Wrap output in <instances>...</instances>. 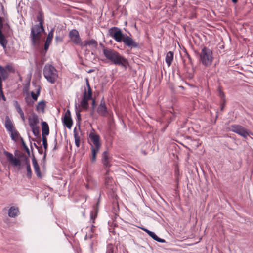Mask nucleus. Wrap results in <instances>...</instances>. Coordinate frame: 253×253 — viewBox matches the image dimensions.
Returning <instances> with one entry per match:
<instances>
[{
    "mask_svg": "<svg viewBox=\"0 0 253 253\" xmlns=\"http://www.w3.org/2000/svg\"><path fill=\"white\" fill-rule=\"evenodd\" d=\"M39 138V140L37 141V143L38 144H40L41 143V138H40L39 137H38Z\"/></svg>",
    "mask_w": 253,
    "mask_h": 253,
    "instance_id": "55",
    "label": "nucleus"
},
{
    "mask_svg": "<svg viewBox=\"0 0 253 253\" xmlns=\"http://www.w3.org/2000/svg\"><path fill=\"white\" fill-rule=\"evenodd\" d=\"M1 9H2V10H3V9H4V7H3V6L1 4Z\"/></svg>",
    "mask_w": 253,
    "mask_h": 253,
    "instance_id": "60",
    "label": "nucleus"
},
{
    "mask_svg": "<svg viewBox=\"0 0 253 253\" xmlns=\"http://www.w3.org/2000/svg\"><path fill=\"white\" fill-rule=\"evenodd\" d=\"M8 41L5 38L2 31H0V44L3 47L4 50H6Z\"/></svg>",
    "mask_w": 253,
    "mask_h": 253,
    "instance_id": "25",
    "label": "nucleus"
},
{
    "mask_svg": "<svg viewBox=\"0 0 253 253\" xmlns=\"http://www.w3.org/2000/svg\"><path fill=\"white\" fill-rule=\"evenodd\" d=\"M19 212L18 208L12 206L8 210V214L10 217L14 218L18 215Z\"/></svg>",
    "mask_w": 253,
    "mask_h": 253,
    "instance_id": "22",
    "label": "nucleus"
},
{
    "mask_svg": "<svg viewBox=\"0 0 253 253\" xmlns=\"http://www.w3.org/2000/svg\"><path fill=\"white\" fill-rule=\"evenodd\" d=\"M20 141H21V144H22L23 148L25 149V150L27 152V154L29 156H30V150H29L28 147L27 146L25 142H24V139L21 137H20Z\"/></svg>",
    "mask_w": 253,
    "mask_h": 253,
    "instance_id": "34",
    "label": "nucleus"
},
{
    "mask_svg": "<svg viewBox=\"0 0 253 253\" xmlns=\"http://www.w3.org/2000/svg\"><path fill=\"white\" fill-rule=\"evenodd\" d=\"M38 149V152L40 154H42V153H43V150H42V147H40L39 148L37 149Z\"/></svg>",
    "mask_w": 253,
    "mask_h": 253,
    "instance_id": "46",
    "label": "nucleus"
},
{
    "mask_svg": "<svg viewBox=\"0 0 253 253\" xmlns=\"http://www.w3.org/2000/svg\"><path fill=\"white\" fill-rule=\"evenodd\" d=\"M54 145H57V140L56 137H55V138L54 139Z\"/></svg>",
    "mask_w": 253,
    "mask_h": 253,
    "instance_id": "52",
    "label": "nucleus"
},
{
    "mask_svg": "<svg viewBox=\"0 0 253 253\" xmlns=\"http://www.w3.org/2000/svg\"><path fill=\"white\" fill-rule=\"evenodd\" d=\"M3 29V31L8 30L10 29V26L8 23H5L3 25V27L2 28Z\"/></svg>",
    "mask_w": 253,
    "mask_h": 253,
    "instance_id": "42",
    "label": "nucleus"
},
{
    "mask_svg": "<svg viewBox=\"0 0 253 253\" xmlns=\"http://www.w3.org/2000/svg\"><path fill=\"white\" fill-rule=\"evenodd\" d=\"M109 154L107 151L103 152L102 154V163L106 168H109L111 166L110 163Z\"/></svg>",
    "mask_w": 253,
    "mask_h": 253,
    "instance_id": "16",
    "label": "nucleus"
},
{
    "mask_svg": "<svg viewBox=\"0 0 253 253\" xmlns=\"http://www.w3.org/2000/svg\"><path fill=\"white\" fill-rule=\"evenodd\" d=\"M37 20L39 24L33 26L31 29L30 38L31 44L33 46H36L39 45L42 37L41 33L45 32L43 23L44 15L42 11H40L37 16Z\"/></svg>",
    "mask_w": 253,
    "mask_h": 253,
    "instance_id": "1",
    "label": "nucleus"
},
{
    "mask_svg": "<svg viewBox=\"0 0 253 253\" xmlns=\"http://www.w3.org/2000/svg\"><path fill=\"white\" fill-rule=\"evenodd\" d=\"M106 253H114L112 244H109L107 246Z\"/></svg>",
    "mask_w": 253,
    "mask_h": 253,
    "instance_id": "38",
    "label": "nucleus"
},
{
    "mask_svg": "<svg viewBox=\"0 0 253 253\" xmlns=\"http://www.w3.org/2000/svg\"><path fill=\"white\" fill-rule=\"evenodd\" d=\"M45 106V103L44 101H41L38 103L37 106V110L43 111Z\"/></svg>",
    "mask_w": 253,
    "mask_h": 253,
    "instance_id": "33",
    "label": "nucleus"
},
{
    "mask_svg": "<svg viewBox=\"0 0 253 253\" xmlns=\"http://www.w3.org/2000/svg\"><path fill=\"white\" fill-rule=\"evenodd\" d=\"M173 59V52L172 51L168 52L165 57V61L168 67H169Z\"/></svg>",
    "mask_w": 253,
    "mask_h": 253,
    "instance_id": "26",
    "label": "nucleus"
},
{
    "mask_svg": "<svg viewBox=\"0 0 253 253\" xmlns=\"http://www.w3.org/2000/svg\"><path fill=\"white\" fill-rule=\"evenodd\" d=\"M97 112L101 116L105 117L107 115L108 111L103 98L101 100L100 104L97 108Z\"/></svg>",
    "mask_w": 253,
    "mask_h": 253,
    "instance_id": "13",
    "label": "nucleus"
},
{
    "mask_svg": "<svg viewBox=\"0 0 253 253\" xmlns=\"http://www.w3.org/2000/svg\"><path fill=\"white\" fill-rule=\"evenodd\" d=\"M32 161V163H33L35 172L36 173V174L38 177H41V173L40 169V167L38 164V162L35 157V156L34 155H33Z\"/></svg>",
    "mask_w": 253,
    "mask_h": 253,
    "instance_id": "19",
    "label": "nucleus"
},
{
    "mask_svg": "<svg viewBox=\"0 0 253 253\" xmlns=\"http://www.w3.org/2000/svg\"><path fill=\"white\" fill-rule=\"evenodd\" d=\"M232 1L234 3H236L238 1V0H232Z\"/></svg>",
    "mask_w": 253,
    "mask_h": 253,
    "instance_id": "54",
    "label": "nucleus"
},
{
    "mask_svg": "<svg viewBox=\"0 0 253 253\" xmlns=\"http://www.w3.org/2000/svg\"><path fill=\"white\" fill-rule=\"evenodd\" d=\"M5 127L9 132L15 129L13 123L8 116L5 117Z\"/></svg>",
    "mask_w": 253,
    "mask_h": 253,
    "instance_id": "20",
    "label": "nucleus"
},
{
    "mask_svg": "<svg viewBox=\"0 0 253 253\" xmlns=\"http://www.w3.org/2000/svg\"><path fill=\"white\" fill-rule=\"evenodd\" d=\"M73 133L75 145L77 147H79L80 146V138L76 131V127H75Z\"/></svg>",
    "mask_w": 253,
    "mask_h": 253,
    "instance_id": "28",
    "label": "nucleus"
},
{
    "mask_svg": "<svg viewBox=\"0 0 253 253\" xmlns=\"http://www.w3.org/2000/svg\"><path fill=\"white\" fill-rule=\"evenodd\" d=\"M88 98L92 99V90L91 88L87 89V92H86V96Z\"/></svg>",
    "mask_w": 253,
    "mask_h": 253,
    "instance_id": "39",
    "label": "nucleus"
},
{
    "mask_svg": "<svg viewBox=\"0 0 253 253\" xmlns=\"http://www.w3.org/2000/svg\"><path fill=\"white\" fill-rule=\"evenodd\" d=\"M104 56L111 64L126 69L128 60L117 51L106 47L102 49Z\"/></svg>",
    "mask_w": 253,
    "mask_h": 253,
    "instance_id": "3",
    "label": "nucleus"
},
{
    "mask_svg": "<svg viewBox=\"0 0 253 253\" xmlns=\"http://www.w3.org/2000/svg\"><path fill=\"white\" fill-rule=\"evenodd\" d=\"M42 145L45 151H47L48 147L47 139L46 136H42Z\"/></svg>",
    "mask_w": 253,
    "mask_h": 253,
    "instance_id": "35",
    "label": "nucleus"
},
{
    "mask_svg": "<svg viewBox=\"0 0 253 253\" xmlns=\"http://www.w3.org/2000/svg\"><path fill=\"white\" fill-rule=\"evenodd\" d=\"M55 40L57 41V42H62L63 41V38L62 37H61V36H58V35H56L55 36Z\"/></svg>",
    "mask_w": 253,
    "mask_h": 253,
    "instance_id": "43",
    "label": "nucleus"
},
{
    "mask_svg": "<svg viewBox=\"0 0 253 253\" xmlns=\"http://www.w3.org/2000/svg\"><path fill=\"white\" fill-rule=\"evenodd\" d=\"M86 86L88 88H91L90 86L89 85V81L87 78L86 79Z\"/></svg>",
    "mask_w": 253,
    "mask_h": 253,
    "instance_id": "47",
    "label": "nucleus"
},
{
    "mask_svg": "<svg viewBox=\"0 0 253 253\" xmlns=\"http://www.w3.org/2000/svg\"><path fill=\"white\" fill-rule=\"evenodd\" d=\"M29 125L35 136L40 138L39 118L37 114L32 112L28 118Z\"/></svg>",
    "mask_w": 253,
    "mask_h": 253,
    "instance_id": "6",
    "label": "nucleus"
},
{
    "mask_svg": "<svg viewBox=\"0 0 253 253\" xmlns=\"http://www.w3.org/2000/svg\"><path fill=\"white\" fill-rule=\"evenodd\" d=\"M81 110H77L76 112V115L77 116V122L76 125L78 126L79 129H80L81 121L82 120L81 115L80 114Z\"/></svg>",
    "mask_w": 253,
    "mask_h": 253,
    "instance_id": "32",
    "label": "nucleus"
},
{
    "mask_svg": "<svg viewBox=\"0 0 253 253\" xmlns=\"http://www.w3.org/2000/svg\"><path fill=\"white\" fill-rule=\"evenodd\" d=\"M91 100H92V106L93 109H94L95 107V101L94 99H92Z\"/></svg>",
    "mask_w": 253,
    "mask_h": 253,
    "instance_id": "48",
    "label": "nucleus"
},
{
    "mask_svg": "<svg viewBox=\"0 0 253 253\" xmlns=\"http://www.w3.org/2000/svg\"><path fill=\"white\" fill-rule=\"evenodd\" d=\"M225 105V104H224L223 102H221V110H222L223 109Z\"/></svg>",
    "mask_w": 253,
    "mask_h": 253,
    "instance_id": "49",
    "label": "nucleus"
},
{
    "mask_svg": "<svg viewBox=\"0 0 253 253\" xmlns=\"http://www.w3.org/2000/svg\"><path fill=\"white\" fill-rule=\"evenodd\" d=\"M196 53L198 56L199 62L203 65L206 67L211 65L214 59L211 50L204 46L202 48L200 52H196Z\"/></svg>",
    "mask_w": 253,
    "mask_h": 253,
    "instance_id": "4",
    "label": "nucleus"
},
{
    "mask_svg": "<svg viewBox=\"0 0 253 253\" xmlns=\"http://www.w3.org/2000/svg\"><path fill=\"white\" fill-rule=\"evenodd\" d=\"M20 117L23 122H25V117L24 115V112L22 113V114H19Z\"/></svg>",
    "mask_w": 253,
    "mask_h": 253,
    "instance_id": "45",
    "label": "nucleus"
},
{
    "mask_svg": "<svg viewBox=\"0 0 253 253\" xmlns=\"http://www.w3.org/2000/svg\"><path fill=\"white\" fill-rule=\"evenodd\" d=\"M90 237V238L93 237V235H90V237Z\"/></svg>",
    "mask_w": 253,
    "mask_h": 253,
    "instance_id": "61",
    "label": "nucleus"
},
{
    "mask_svg": "<svg viewBox=\"0 0 253 253\" xmlns=\"http://www.w3.org/2000/svg\"><path fill=\"white\" fill-rule=\"evenodd\" d=\"M97 212H98V210L96 208H94L93 210H92L90 212V221L92 223H94V220L97 215Z\"/></svg>",
    "mask_w": 253,
    "mask_h": 253,
    "instance_id": "30",
    "label": "nucleus"
},
{
    "mask_svg": "<svg viewBox=\"0 0 253 253\" xmlns=\"http://www.w3.org/2000/svg\"><path fill=\"white\" fill-rule=\"evenodd\" d=\"M34 146H35L37 149H38V148H39L40 147H39V146H38V145H37L35 143H34Z\"/></svg>",
    "mask_w": 253,
    "mask_h": 253,
    "instance_id": "53",
    "label": "nucleus"
},
{
    "mask_svg": "<svg viewBox=\"0 0 253 253\" xmlns=\"http://www.w3.org/2000/svg\"><path fill=\"white\" fill-rule=\"evenodd\" d=\"M141 229L146 232L151 237H158L154 232L144 228Z\"/></svg>",
    "mask_w": 253,
    "mask_h": 253,
    "instance_id": "37",
    "label": "nucleus"
},
{
    "mask_svg": "<svg viewBox=\"0 0 253 253\" xmlns=\"http://www.w3.org/2000/svg\"><path fill=\"white\" fill-rule=\"evenodd\" d=\"M180 87H181V88H183V87L182 86H180Z\"/></svg>",
    "mask_w": 253,
    "mask_h": 253,
    "instance_id": "62",
    "label": "nucleus"
},
{
    "mask_svg": "<svg viewBox=\"0 0 253 253\" xmlns=\"http://www.w3.org/2000/svg\"><path fill=\"white\" fill-rule=\"evenodd\" d=\"M231 130L246 138L251 133V132L242 126L233 125L231 126Z\"/></svg>",
    "mask_w": 253,
    "mask_h": 253,
    "instance_id": "8",
    "label": "nucleus"
},
{
    "mask_svg": "<svg viewBox=\"0 0 253 253\" xmlns=\"http://www.w3.org/2000/svg\"><path fill=\"white\" fill-rule=\"evenodd\" d=\"M114 182L113 178L109 175V170H107L105 173V185L106 187H109L111 186Z\"/></svg>",
    "mask_w": 253,
    "mask_h": 253,
    "instance_id": "24",
    "label": "nucleus"
},
{
    "mask_svg": "<svg viewBox=\"0 0 253 253\" xmlns=\"http://www.w3.org/2000/svg\"><path fill=\"white\" fill-rule=\"evenodd\" d=\"M63 124L69 129H71L72 126L73 121L71 118L70 111L69 109H68L66 111V112L64 115V119H63Z\"/></svg>",
    "mask_w": 253,
    "mask_h": 253,
    "instance_id": "14",
    "label": "nucleus"
},
{
    "mask_svg": "<svg viewBox=\"0 0 253 253\" xmlns=\"http://www.w3.org/2000/svg\"><path fill=\"white\" fill-rule=\"evenodd\" d=\"M1 97L2 100L3 101L6 100V98L3 94V90H2V85L0 86V97Z\"/></svg>",
    "mask_w": 253,
    "mask_h": 253,
    "instance_id": "40",
    "label": "nucleus"
},
{
    "mask_svg": "<svg viewBox=\"0 0 253 253\" xmlns=\"http://www.w3.org/2000/svg\"><path fill=\"white\" fill-rule=\"evenodd\" d=\"M43 75L47 81L51 84H54L58 77L57 70L51 64H46L43 68Z\"/></svg>",
    "mask_w": 253,
    "mask_h": 253,
    "instance_id": "5",
    "label": "nucleus"
},
{
    "mask_svg": "<svg viewBox=\"0 0 253 253\" xmlns=\"http://www.w3.org/2000/svg\"><path fill=\"white\" fill-rule=\"evenodd\" d=\"M46 152L47 151H44V155H43V159H45L46 158V155H47Z\"/></svg>",
    "mask_w": 253,
    "mask_h": 253,
    "instance_id": "51",
    "label": "nucleus"
},
{
    "mask_svg": "<svg viewBox=\"0 0 253 253\" xmlns=\"http://www.w3.org/2000/svg\"><path fill=\"white\" fill-rule=\"evenodd\" d=\"M218 95L221 99V102H223V104L226 103L225 95L223 91L221 89L220 87H218Z\"/></svg>",
    "mask_w": 253,
    "mask_h": 253,
    "instance_id": "31",
    "label": "nucleus"
},
{
    "mask_svg": "<svg viewBox=\"0 0 253 253\" xmlns=\"http://www.w3.org/2000/svg\"><path fill=\"white\" fill-rule=\"evenodd\" d=\"M90 148L91 151L90 160L92 163H94L96 160V155L98 153L100 148H93L92 146H91Z\"/></svg>",
    "mask_w": 253,
    "mask_h": 253,
    "instance_id": "27",
    "label": "nucleus"
},
{
    "mask_svg": "<svg viewBox=\"0 0 253 253\" xmlns=\"http://www.w3.org/2000/svg\"><path fill=\"white\" fill-rule=\"evenodd\" d=\"M57 149H58L57 145H54V147L53 148V150L54 151V150H56Z\"/></svg>",
    "mask_w": 253,
    "mask_h": 253,
    "instance_id": "50",
    "label": "nucleus"
},
{
    "mask_svg": "<svg viewBox=\"0 0 253 253\" xmlns=\"http://www.w3.org/2000/svg\"><path fill=\"white\" fill-rule=\"evenodd\" d=\"M14 104L16 110L19 114H22V113L24 112L17 101H15Z\"/></svg>",
    "mask_w": 253,
    "mask_h": 253,
    "instance_id": "36",
    "label": "nucleus"
},
{
    "mask_svg": "<svg viewBox=\"0 0 253 253\" xmlns=\"http://www.w3.org/2000/svg\"><path fill=\"white\" fill-rule=\"evenodd\" d=\"M36 92L35 93L33 91L31 92V95L34 101H31L30 98H26V102L29 106H32L34 101L37 100L38 97L40 95L41 87L40 85H36Z\"/></svg>",
    "mask_w": 253,
    "mask_h": 253,
    "instance_id": "12",
    "label": "nucleus"
},
{
    "mask_svg": "<svg viewBox=\"0 0 253 253\" xmlns=\"http://www.w3.org/2000/svg\"><path fill=\"white\" fill-rule=\"evenodd\" d=\"M87 46H89L96 49L98 46L97 42L94 39H91L85 40L81 44V46L82 47H85Z\"/></svg>",
    "mask_w": 253,
    "mask_h": 253,
    "instance_id": "17",
    "label": "nucleus"
},
{
    "mask_svg": "<svg viewBox=\"0 0 253 253\" xmlns=\"http://www.w3.org/2000/svg\"><path fill=\"white\" fill-rule=\"evenodd\" d=\"M69 37L70 40L75 44L80 45L82 43L78 31L76 29H72L69 33Z\"/></svg>",
    "mask_w": 253,
    "mask_h": 253,
    "instance_id": "9",
    "label": "nucleus"
},
{
    "mask_svg": "<svg viewBox=\"0 0 253 253\" xmlns=\"http://www.w3.org/2000/svg\"><path fill=\"white\" fill-rule=\"evenodd\" d=\"M143 153L144 155H146V154H147V153H146V152H145V151H143Z\"/></svg>",
    "mask_w": 253,
    "mask_h": 253,
    "instance_id": "59",
    "label": "nucleus"
},
{
    "mask_svg": "<svg viewBox=\"0 0 253 253\" xmlns=\"http://www.w3.org/2000/svg\"><path fill=\"white\" fill-rule=\"evenodd\" d=\"M89 138L91 141L90 147L93 146V148H100L101 143L100 140V136L98 134L91 132L89 135Z\"/></svg>",
    "mask_w": 253,
    "mask_h": 253,
    "instance_id": "10",
    "label": "nucleus"
},
{
    "mask_svg": "<svg viewBox=\"0 0 253 253\" xmlns=\"http://www.w3.org/2000/svg\"><path fill=\"white\" fill-rule=\"evenodd\" d=\"M187 56H188V58L189 59V60H191V58L190 57V56H189V55H187Z\"/></svg>",
    "mask_w": 253,
    "mask_h": 253,
    "instance_id": "57",
    "label": "nucleus"
},
{
    "mask_svg": "<svg viewBox=\"0 0 253 253\" xmlns=\"http://www.w3.org/2000/svg\"><path fill=\"white\" fill-rule=\"evenodd\" d=\"M100 46L102 47H103V48L104 47H104V45H103L102 43H100Z\"/></svg>",
    "mask_w": 253,
    "mask_h": 253,
    "instance_id": "58",
    "label": "nucleus"
},
{
    "mask_svg": "<svg viewBox=\"0 0 253 253\" xmlns=\"http://www.w3.org/2000/svg\"><path fill=\"white\" fill-rule=\"evenodd\" d=\"M94 71V70L93 69H90L88 71V73H91V72H92Z\"/></svg>",
    "mask_w": 253,
    "mask_h": 253,
    "instance_id": "56",
    "label": "nucleus"
},
{
    "mask_svg": "<svg viewBox=\"0 0 253 253\" xmlns=\"http://www.w3.org/2000/svg\"><path fill=\"white\" fill-rule=\"evenodd\" d=\"M19 157L24 158L23 161L26 166L27 176L28 178H31L32 176V170L30 167V161L28 158L23 153L20 155Z\"/></svg>",
    "mask_w": 253,
    "mask_h": 253,
    "instance_id": "15",
    "label": "nucleus"
},
{
    "mask_svg": "<svg viewBox=\"0 0 253 253\" xmlns=\"http://www.w3.org/2000/svg\"><path fill=\"white\" fill-rule=\"evenodd\" d=\"M4 18L1 16H0V31H2V29L3 27V22H4Z\"/></svg>",
    "mask_w": 253,
    "mask_h": 253,
    "instance_id": "41",
    "label": "nucleus"
},
{
    "mask_svg": "<svg viewBox=\"0 0 253 253\" xmlns=\"http://www.w3.org/2000/svg\"><path fill=\"white\" fill-rule=\"evenodd\" d=\"M54 30V28L51 29L48 34V36L44 44V50L46 51L48 49L49 46L51 42L52 38L53 37Z\"/></svg>",
    "mask_w": 253,
    "mask_h": 253,
    "instance_id": "18",
    "label": "nucleus"
},
{
    "mask_svg": "<svg viewBox=\"0 0 253 253\" xmlns=\"http://www.w3.org/2000/svg\"><path fill=\"white\" fill-rule=\"evenodd\" d=\"M42 136H46L49 135V128L48 124L46 122H42L41 124Z\"/></svg>",
    "mask_w": 253,
    "mask_h": 253,
    "instance_id": "23",
    "label": "nucleus"
},
{
    "mask_svg": "<svg viewBox=\"0 0 253 253\" xmlns=\"http://www.w3.org/2000/svg\"><path fill=\"white\" fill-rule=\"evenodd\" d=\"M86 90L85 89L83 93V97L82 100L81 102V106L84 109H87L88 107V100H91L88 98L86 96Z\"/></svg>",
    "mask_w": 253,
    "mask_h": 253,
    "instance_id": "21",
    "label": "nucleus"
},
{
    "mask_svg": "<svg viewBox=\"0 0 253 253\" xmlns=\"http://www.w3.org/2000/svg\"><path fill=\"white\" fill-rule=\"evenodd\" d=\"M4 155L7 157L8 162L14 167H20L21 163L19 158L14 157L13 154L8 151H4Z\"/></svg>",
    "mask_w": 253,
    "mask_h": 253,
    "instance_id": "11",
    "label": "nucleus"
},
{
    "mask_svg": "<svg viewBox=\"0 0 253 253\" xmlns=\"http://www.w3.org/2000/svg\"><path fill=\"white\" fill-rule=\"evenodd\" d=\"M10 136L11 139L15 141H17L18 137H20L18 131L16 129L10 132Z\"/></svg>",
    "mask_w": 253,
    "mask_h": 253,
    "instance_id": "29",
    "label": "nucleus"
},
{
    "mask_svg": "<svg viewBox=\"0 0 253 253\" xmlns=\"http://www.w3.org/2000/svg\"><path fill=\"white\" fill-rule=\"evenodd\" d=\"M153 239H154L155 241L159 242H161V243L165 242V240L163 239V238H153Z\"/></svg>",
    "mask_w": 253,
    "mask_h": 253,
    "instance_id": "44",
    "label": "nucleus"
},
{
    "mask_svg": "<svg viewBox=\"0 0 253 253\" xmlns=\"http://www.w3.org/2000/svg\"><path fill=\"white\" fill-rule=\"evenodd\" d=\"M15 69L11 64H7L5 67L0 65V86L2 85V81L7 80L10 73H14Z\"/></svg>",
    "mask_w": 253,
    "mask_h": 253,
    "instance_id": "7",
    "label": "nucleus"
},
{
    "mask_svg": "<svg viewBox=\"0 0 253 253\" xmlns=\"http://www.w3.org/2000/svg\"><path fill=\"white\" fill-rule=\"evenodd\" d=\"M109 34L118 42H123L124 44L129 47L138 48L139 44L135 42L131 37L126 34H123L121 29L117 27H113L109 29Z\"/></svg>",
    "mask_w": 253,
    "mask_h": 253,
    "instance_id": "2",
    "label": "nucleus"
}]
</instances>
